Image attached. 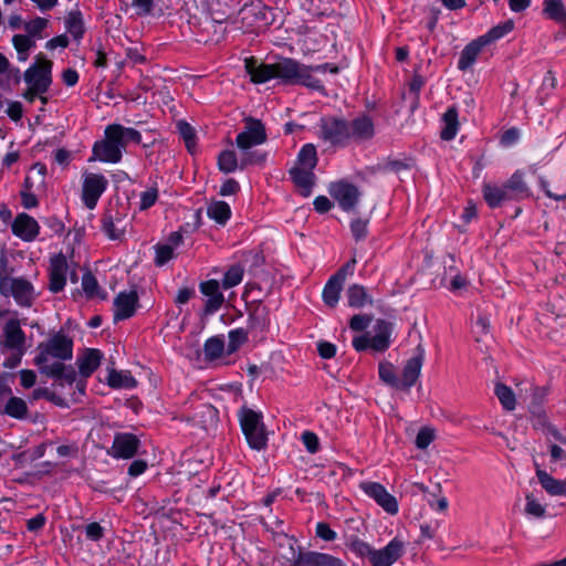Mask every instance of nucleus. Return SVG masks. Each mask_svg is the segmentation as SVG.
I'll list each match as a JSON object with an SVG mask.
<instances>
[{
  "instance_id": "4c0bfd02",
  "label": "nucleus",
  "mask_w": 566,
  "mask_h": 566,
  "mask_svg": "<svg viewBox=\"0 0 566 566\" xmlns=\"http://www.w3.org/2000/svg\"><path fill=\"white\" fill-rule=\"evenodd\" d=\"M317 164V154L316 148L313 144L304 145L298 155L296 167H302L306 169H314Z\"/></svg>"
},
{
  "instance_id": "a211bd4d",
  "label": "nucleus",
  "mask_w": 566,
  "mask_h": 566,
  "mask_svg": "<svg viewBox=\"0 0 566 566\" xmlns=\"http://www.w3.org/2000/svg\"><path fill=\"white\" fill-rule=\"evenodd\" d=\"M102 358L103 354L95 348H87L78 354L76 365L81 377H77V380L85 382L84 379L90 377L101 365ZM86 384H84V386Z\"/></svg>"
},
{
  "instance_id": "4468645a",
  "label": "nucleus",
  "mask_w": 566,
  "mask_h": 566,
  "mask_svg": "<svg viewBox=\"0 0 566 566\" xmlns=\"http://www.w3.org/2000/svg\"><path fill=\"white\" fill-rule=\"evenodd\" d=\"M329 195L336 200L343 210H350L358 201V189L345 181L334 182L329 186Z\"/></svg>"
},
{
  "instance_id": "a878e982",
  "label": "nucleus",
  "mask_w": 566,
  "mask_h": 566,
  "mask_svg": "<svg viewBox=\"0 0 566 566\" xmlns=\"http://www.w3.org/2000/svg\"><path fill=\"white\" fill-rule=\"evenodd\" d=\"M349 126V142L350 140H365L374 136L375 127L368 116H360L348 123Z\"/></svg>"
},
{
  "instance_id": "5701e85b",
  "label": "nucleus",
  "mask_w": 566,
  "mask_h": 566,
  "mask_svg": "<svg viewBox=\"0 0 566 566\" xmlns=\"http://www.w3.org/2000/svg\"><path fill=\"white\" fill-rule=\"evenodd\" d=\"M345 282L344 270H339L336 274L331 276L326 282L322 297L327 306L335 307L339 301L343 284Z\"/></svg>"
},
{
  "instance_id": "b1692460",
  "label": "nucleus",
  "mask_w": 566,
  "mask_h": 566,
  "mask_svg": "<svg viewBox=\"0 0 566 566\" xmlns=\"http://www.w3.org/2000/svg\"><path fill=\"white\" fill-rule=\"evenodd\" d=\"M182 235L179 232H172L166 242L158 243L155 248V262L157 265H164L175 256V251L181 245Z\"/></svg>"
},
{
  "instance_id": "13d9d810",
  "label": "nucleus",
  "mask_w": 566,
  "mask_h": 566,
  "mask_svg": "<svg viewBox=\"0 0 566 566\" xmlns=\"http://www.w3.org/2000/svg\"><path fill=\"white\" fill-rule=\"evenodd\" d=\"M316 536L323 541L332 542L336 539L337 534L327 523L319 522L316 524Z\"/></svg>"
},
{
  "instance_id": "f03ea898",
  "label": "nucleus",
  "mask_w": 566,
  "mask_h": 566,
  "mask_svg": "<svg viewBox=\"0 0 566 566\" xmlns=\"http://www.w3.org/2000/svg\"><path fill=\"white\" fill-rule=\"evenodd\" d=\"M140 142L142 135L135 128L111 124L106 126L103 139L93 145L90 161L119 163L126 145L128 143L139 144Z\"/></svg>"
},
{
  "instance_id": "aec40b11",
  "label": "nucleus",
  "mask_w": 566,
  "mask_h": 566,
  "mask_svg": "<svg viewBox=\"0 0 566 566\" xmlns=\"http://www.w3.org/2000/svg\"><path fill=\"white\" fill-rule=\"evenodd\" d=\"M137 302L136 291L120 292L114 300V318L118 321L134 315Z\"/></svg>"
},
{
  "instance_id": "423d86ee",
  "label": "nucleus",
  "mask_w": 566,
  "mask_h": 566,
  "mask_svg": "<svg viewBox=\"0 0 566 566\" xmlns=\"http://www.w3.org/2000/svg\"><path fill=\"white\" fill-rule=\"evenodd\" d=\"M390 325L385 321H378L370 333L354 337L353 346L357 352L367 348L384 352L390 345Z\"/></svg>"
},
{
  "instance_id": "a19ab883",
  "label": "nucleus",
  "mask_w": 566,
  "mask_h": 566,
  "mask_svg": "<svg viewBox=\"0 0 566 566\" xmlns=\"http://www.w3.org/2000/svg\"><path fill=\"white\" fill-rule=\"evenodd\" d=\"M514 29V22L512 20H507L501 24H497L490 29L485 34L481 35L484 43L488 45L507 33H510Z\"/></svg>"
},
{
  "instance_id": "ddd939ff",
  "label": "nucleus",
  "mask_w": 566,
  "mask_h": 566,
  "mask_svg": "<svg viewBox=\"0 0 566 566\" xmlns=\"http://www.w3.org/2000/svg\"><path fill=\"white\" fill-rule=\"evenodd\" d=\"M12 233L24 242L34 241L40 233L38 221L28 213H18L11 224Z\"/></svg>"
},
{
  "instance_id": "37998d69",
  "label": "nucleus",
  "mask_w": 566,
  "mask_h": 566,
  "mask_svg": "<svg viewBox=\"0 0 566 566\" xmlns=\"http://www.w3.org/2000/svg\"><path fill=\"white\" fill-rule=\"evenodd\" d=\"M507 192L513 197L525 196L527 193V187L523 179V174L516 171L505 184Z\"/></svg>"
},
{
  "instance_id": "49530a36",
  "label": "nucleus",
  "mask_w": 566,
  "mask_h": 566,
  "mask_svg": "<svg viewBox=\"0 0 566 566\" xmlns=\"http://www.w3.org/2000/svg\"><path fill=\"white\" fill-rule=\"evenodd\" d=\"M244 270L241 265L234 264L230 266L227 272L224 273L223 280H222V286L223 289H231L233 286H237L241 283L243 279Z\"/></svg>"
},
{
  "instance_id": "393cba45",
  "label": "nucleus",
  "mask_w": 566,
  "mask_h": 566,
  "mask_svg": "<svg viewBox=\"0 0 566 566\" xmlns=\"http://www.w3.org/2000/svg\"><path fill=\"white\" fill-rule=\"evenodd\" d=\"M3 345L11 349H20L24 344V333L17 318H10L3 327Z\"/></svg>"
},
{
  "instance_id": "bf43d9fd",
  "label": "nucleus",
  "mask_w": 566,
  "mask_h": 566,
  "mask_svg": "<svg viewBox=\"0 0 566 566\" xmlns=\"http://www.w3.org/2000/svg\"><path fill=\"white\" fill-rule=\"evenodd\" d=\"M102 228L105 234L112 240L119 239L123 234V231L116 228L111 217H104Z\"/></svg>"
},
{
  "instance_id": "4be33fe9",
  "label": "nucleus",
  "mask_w": 566,
  "mask_h": 566,
  "mask_svg": "<svg viewBox=\"0 0 566 566\" xmlns=\"http://www.w3.org/2000/svg\"><path fill=\"white\" fill-rule=\"evenodd\" d=\"M245 71L251 77V81L255 84L266 83L270 80L275 78L274 63L265 64L258 63L253 57H248L244 61Z\"/></svg>"
},
{
  "instance_id": "c756f323",
  "label": "nucleus",
  "mask_w": 566,
  "mask_h": 566,
  "mask_svg": "<svg viewBox=\"0 0 566 566\" xmlns=\"http://www.w3.org/2000/svg\"><path fill=\"white\" fill-rule=\"evenodd\" d=\"M106 382L109 387L115 389H132L137 386L136 379L130 371L108 369Z\"/></svg>"
},
{
  "instance_id": "473e14b6",
  "label": "nucleus",
  "mask_w": 566,
  "mask_h": 566,
  "mask_svg": "<svg viewBox=\"0 0 566 566\" xmlns=\"http://www.w3.org/2000/svg\"><path fill=\"white\" fill-rule=\"evenodd\" d=\"M203 353L207 360L213 361L227 355V346L224 339L220 336L210 337L206 340Z\"/></svg>"
},
{
  "instance_id": "2eb2a0df",
  "label": "nucleus",
  "mask_w": 566,
  "mask_h": 566,
  "mask_svg": "<svg viewBox=\"0 0 566 566\" xmlns=\"http://www.w3.org/2000/svg\"><path fill=\"white\" fill-rule=\"evenodd\" d=\"M403 549V543L394 538L384 548L374 549L369 560L373 566H391L402 555Z\"/></svg>"
},
{
  "instance_id": "338daca9",
  "label": "nucleus",
  "mask_w": 566,
  "mask_h": 566,
  "mask_svg": "<svg viewBox=\"0 0 566 566\" xmlns=\"http://www.w3.org/2000/svg\"><path fill=\"white\" fill-rule=\"evenodd\" d=\"M86 537L91 541H98L103 537V527L98 523H90L85 527Z\"/></svg>"
},
{
  "instance_id": "69168bd1",
  "label": "nucleus",
  "mask_w": 566,
  "mask_h": 566,
  "mask_svg": "<svg viewBox=\"0 0 566 566\" xmlns=\"http://www.w3.org/2000/svg\"><path fill=\"white\" fill-rule=\"evenodd\" d=\"M153 0H132V6L137 14L146 15L153 9Z\"/></svg>"
},
{
  "instance_id": "f257e3e1",
  "label": "nucleus",
  "mask_w": 566,
  "mask_h": 566,
  "mask_svg": "<svg viewBox=\"0 0 566 566\" xmlns=\"http://www.w3.org/2000/svg\"><path fill=\"white\" fill-rule=\"evenodd\" d=\"M39 354L34 363L40 371L46 376L57 378L62 386H75L80 395L84 394V382L77 380V375L72 367H66L63 360L72 358L73 340L63 331L51 336L38 347Z\"/></svg>"
},
{
  "instance_id": "6e6d98bb",
  "label": "nucleus",
  "mask_w": 566,
  "mask_h": 566,
  "mask_svg": "<svg viewBox=\"0 0 566 566\" xmlns=\"http://www.w3.org/2000/svg\"><path fill=\"white\" fill-rule=\"evenodd\" d=\"M158 199V189L149 187L140 193L139 209L146 210L155 205Z\"/></svg>"
},
{
  "instance_id": "39448f33",
  "label": "nucleus",
  "mask_w": 566,
  "mask_h": 566,
  "mask_svg": "<svg viewBox=\"0 0 566 566\" xmlns=\"http://www.w3.org/2000/svg\"><path fill=\"white\" fill-rule=\"evenodd\" d=\"M239 418L249 446L255 450H262L265 448L268 437L265 433L262 413L251 409H242Z\"/></svg>"
},
{
  "instance_id": "1a4fd4ad",
  "label": "nucleus",
  "mask_w": 566,
  "mask_h": 566,
  "mask_svg": "<svg viewBox=\"0 0 566 566\" xmlns=\"http://www.w3.org/2000/svg\"><path fill=\"white\" fill-rule=\"evenodd\" d=\"M348 123L342 118L324 117L318 125V137L333 146H344L349 142Z\"/></svg>"
},
{
  "instance_id": "f704fd0d",
  "label": "nucleus",
  "mask_w": 566,
  "mask_h": 566,
  "mask_svg": "<svg viewBox=\"0 0 566 566\" xmlns=\"http://www.w3.org/2000/svg\"><path fill=\"white\" fill-rule=\"evenodd\" d=\"M346 297L350 307L360 308L371 303V297L367 294L365 287L358 284L348 287Z\"/></svg>"
},
{
  "instance_id": "09e8293b",
  "label": "nucleus",
  "mask_w": 566,
  "mask_h": 566,
  "mask_svg": "<svg viewBox=\"0 0 566 566\" xmlns=\"http://www.w3.org/2000/svg\"><path fill=\"white\" fill-rule=\"evenodd\" d=\"M525 501V513L528 516L535 518H542L545 516L546 507L538 499L534 496V494H527Z\"/></svg>"
},
{
  "instance_id": "58836bf2",
  "label": "nucleus",
  "mask_w": 566,
  "mask_h": 566,
  "mask_svg": "<svg viewBox=\"0 0 566 566\" xmlns=\"http://www.w3.org/2000/svg\"><path fill=\"white\" fill-rule=\"evenodd\" d=\"M555 441L549 442V454L553 462L566 459V451L562 446H566V436L558 433L555 429L549 430Z\"/></svg>"
},
{
  "instance_id": "c03bdc74",
  "label": "nucleus",
  "mask_w": 566,
  "mask_h": 566,
  "mask_svg": "<svg viewBox=\"0 0 566 566\" xmlns=\"http://www.w3.org/2000/svg\"><path fill=\"white\" fill-rule=\"evenodd\" d=\"M178 132L184 139L189 153L193 154L197 148L196 132L188 123L180 120L177 123Z\"/></svg>"
},
{
  "instance_id": "cd10ccee",
  "label": "nucleus",
  "mask_w": 566,
  "mask_h": 566,
  "mask_svg": "<svg viewBox=\"0 0 566 566\" xmlns=\"http://www.w3.org/2000/svg\"><path fill=\"white\" fill-rule=\"evenodd\" d=\"M542 488L552 496H566V480H558L542 469L536 470Z\"/></svg>"
},
{
  "instance_id": "8fccbe9b",
  "label": "nucleus",
  "mask_w": 566,
  "mask_h": 566,
  "mask_svg": "<svg viewBox=\"0 0 566 566\" xmlns=\"http://www.w3.org/2000/svg\"><path fill=\"white\" fill-rule=\"evenodd\" d=\"M228 336L229 342L227 345V355H231L237 352L248 339V334L243 328L231 329Z\"/></svg>"
},
{
  "instance_id": "e2e57ef3",
  "label": "nucleus",
  "mask_w": 566,
  "mask_h": 566,
  "mask_svg": "<svg viewBox=\"0 0 566 566\" xmlns=\"http://www.w3.org/2000/svg\"><path fill=\"white\" fill-rule=\"evenodd\" d=\"M350 230L353 235L359 240L366 235L367 232V221L363 219H355L350 223Z\"/></svg>"
},
{
  "instance_id": "3c124183",
  "label": "nucleus",
  "mask_w": 566,
  "mask_h": 566,
  "mask_svg": "<svg viewBox=\"0 0 566 566\" xmlns=\"http://www.w3.org/2000/svg\"><path fill=\"white\" fill-rule=\"evenodd\" d=\"M379 378L387 385L399 389V379L396 377L395 367L389 361L379 364Z\"/></svg>"
},
{
  "instance_id": "72a5a7b5",
  "label": "nucleus",
  "mask_w": 566,
  "mask_h": 566,
  "mask_svg": "<svg viewBox=\"0 0 566 566\" xmlns=\"http://www.w3.org/2000/svg\"><path fill=\"white\" fill-rule=\"evenodd\" d=\"M207 214L218 224H226L231 217L230 206L221 200H213L207 207Z\"/></svg>"
},
{
  "instance_id": "052dcab7",
  "label": "nucleus",
  "mask_w": 566,
  "mask_h": 566,
  "mask_svg": "<svg viewBox=\"0 0 566 566\" xmlns=\"http://www.w3.org/2000/svg\"><path fill=\"white\" fill-rule=\"evenodd\" d=\"M82 287L86 295L94 296L96 295L98 284L91 273H85L82 277Z\"/></svg>"
},
{
  "instance_id": "2f4dec72",
  "label": "nucleus",
  "mask_w": 566,
  "mask_h": 566,
  "mask_svg": "<svg viewBox=\"0 0 566 566\" xmlns=\"http://www.w3.org/2000/svg\"><path fill=\"white\" fill-rule=\"evenodd\" d=\"M458 130V112L454 107H450L443 114L440 136L443 140H451L457 136Z\"/></svg>"
},
{
  "instance_id": "6ab92c4d",
  "label": "nucleus",
  "mask_w": 566,
  "mask_h": 566,
  "mask_svg": "<svg viewBox=\"0 0 566 566\" xmlns=\"http://www.w3.org/2000/svg\"><path fill=\"white\" fill-rule=\"evenodd\" d=\"M200 292L207 298L205 311L212 314L217 312L224 302V296L220 291V284L217 280H208L199 286Z\"/></svg>"
},
{
  "instance_id": "bb28decb",
  "label": "nucleus",
  "mask_w": 566,
  "mask_h": 566,
  "mask_svg": "<svg viewBox=\"0 0 566 566\" xmlns=\"http://www.w3.org/2000/svg\"><path fill=\"white\" fill-rule=\"evenodd\" d=\"M485 45L486 44L481 36L467 44L461 51L460 59L458 61L459 70L465 71L470 69L475 63L479 54Z\"/></svg>"
},
{
  "instance_id": "603ef678",
  "label": "nucleus",
  "mask_w": 566,
  "mask_h": 566,
  "mask_svg": "<svg viewBox=\"0 0 566 566\" xmlns=\"http://www.w3.org/2000/svg\"><path fill=\"white\" fill-rule=\"evenodd\" d=\"M347 546L355 555L359 557L367 556L368 558H370L371 553L374 551L368 543L364 542L363 539L356 536H353L348 539Z\"/></svg>"
},
{
  "instance_id": "79ce46f5",
  "label": "nucleus",
  "mask_w": 566,
  "mask_h": 566,
  "mask_svg": "<svg viewBox=\"0 0 566 566\" xmlns=\"http://www.w3.org/2000/svg\"><path fill=\"white\" fill-rule=\"evenodd\" d=\"M65 27L70 34L75 39L82 38L84 33V24L80 11H71L65 19Z\"/></svg>"
},
{
  "instance_id": "c85d7f7f",
  "label": "nucleus",
  "mask_w": 566,
  "mask_h": 566,
  "mask_svg": "<svg viewBox=\"0 0 566 566\" xmlns=\"http://www.w3.org/2000/svg\"><path fill=\"white\" fill-rule=\"evenodd\" d=\"M290 174L301 195L304 197L310 196L314 185L313 169L295 166L291 169Z\"/></svg>"
},
{
  "instance_id": "de8ad7c7",
  "label": "nucleus",
  "mask_w": 566,
  "mask_h": 566,
  "mask_svg": "<svg viewBox=\"0 0 566 566\" xmlns=\"http://www.w3.org/2000/svg\"><path fill=\"white\" fill-rule=\"evenodd\" d=\"M219 169L226 174L233 172L239 164L233 150H223L218 157Z\"/></svg>"
},
{
  "instance_id": "f8f14e48",
  "label": "nucleus",
  "mask_w": 566,
  "mask_h": 566,
  "mask_svg": "<svg viewBox=\"0 0 566 566\" xmlns=\"http://www.w3.org/2000/svg\"><path fill=\"white\" fill-rule=\"evenodd\" d=\"M265 140L264 126L260 120L253 118L247 119L244 129L235 138L237 146L243 151L261 145Z\"/></svg>"
},
{
  "instance_id": "680f3d73",
  "label": "nucleus",
  "mask_w": 566,
  "mask_h": 566,
  "mask_svg": "<svg viewBox=\"0 0 566 566\" xmlns=\"http://www.w3.org/2000/svg\"><path fill=\"white\" fill-rule=\"evenodd\" d=\"M520 136H521V134L517 128H510L502 134L501 144L504 147H511L518 142Z\"/></svg>"
},
{
  "instance_id": "0eeeda50",
  "label": "nucleus",
  "mask_w": 566,
  "mask_h": 566,
  "mask_svg": "<svg viewBox=\"0 0 566 566\" xmlns=\"http://www.w3.org/2000/svg\"><path fill=\"white\" fill-rule=\"evenodd\" d=\"M108 187V180L103 174L84 171L81 177V200L93 210Z\"/></svg>"
},
{
  "instance_id": "9b49d317",
  "label": "nucleus",
  "mask_w": 566,
  "mask_h": 566,
  "mask_svg": "<svg viewBox=\"0 0 566 566\" xmlns=\"http://www.w3.org/2000/svg\"><path fill=\"white\" fill-rule=\"evenodd\" d=\"M360 490L373 499L385 512L395 515L399 511L397 499L391 495L384 485L378 482L365 481L359 485Z\"/></svg>"
},
{
  "instance_id": "0e129e2a",
  "label": "nucleus",
  "mask_w": 566,
  "mask_h": 566,
  "mask_svg": "<svg viewBox=\"0 0 566 566\" xmlns=\"http://www.w3.org/2000/svg\"><path fill=\"white\" fill-rule=\"evenodd\" d=\"M370 323V317L368 315H355L352 317L349 326L353 331L360 332L365 329Z\"/></svg>"
},
{
  "instance_id": "6e6552de",
  "label": "nucleus",
  "mask_w": 566,
  "mask_h": 566,
  "mask_svg": "<svg viewBox=\"0 0 566 566\" xmlns=\"http://www.w3.org/2000/svg\"><path fill=\"white\" fill-rule=\"evenodd\" d=\"M24 81L33 86V91L46 93L52 83V62L38 54L34 63L24 72Z\"/></svg>"
},
{
  "instance_id": "a18cd8bd",
  "label": "nucleus",
  "mask_w": 566,
  "mask_h": 566,
  "mask_svg": "<svg viewBox=\"0 0 566 566\" xmlns=\"http://www.w3.org/2000/svg\"><path fill=\"white\" fill-rule=\"evenodd\" d=\"M495 395L506 410H514L516 406L515 395L510 387L503 384L495 386Z\"/></svg>"
},
{
  "instance_id": "ea45409f",
  "label": "nucleus",
  "mask_w": 566,
  "mask_h": 566,
  "mask_svg": "<svg viewBox=\"0 0 566 566\" xmlns=\"http://www.w3.org/2000/svg\"><path fill=\"white\" fill-rule=\"evenodd\" d=\"M27 412V402L19 397H10L3 407V413L17 419L24 418Z\"/></svg>"
},
{
  "instance_id": "20e7f679",
  "label": "nucleus",
  "mask_w": 566,
  "mask_h": 566,
  "mask_svg": "<svg viewBox=\"0 0 566 566\" xmlns=\"http://www.w3.org/2000/svg\"><path fill=\"white\" fill-rule=\"evenodd\" d=\"M289 554H283L289 566H347L344 560L326 553L302 552L293 538H287Z\"/></svg>"
},
{
  "instance_id": "4d7b16f0",
  "label": "nucleus",
  "mask_w": 566,
  "mask_h": 566,
  "mask_svg": "<svg viewBox=\"0 0 566 566\" xmlns=\"http://www.w3.org/2000/svg\"><path fill=\"white\" fill-rule=\"evenodd\" d=\"M302 442L305 446L306 450L310 453H315L318 451L319 441L317 436L312 431H304L301 436Z\"/></svg>"
},
{
  "instance_id": "e433bc0d",
  "label": "nucleus",
  "mask_w": 566,
  "mask_h": 566,
  "mask_svg": "<svg viewBox=\"0 0 566 566\" xmlns=\"http://www.w3.org/2000/svg\"><path fill=\"white\" fill-rule=\"evenodd\" d=\"M12 45L17 51L18 60L25 62L29 57V52L35 46V41L25 34H15L12 38Z\"/></svg>"
},
{
  "instance_id": "774afa93",
  "label": "nucleus",
  "mask_w": 566,
  "mask_h": 566,
  "mask_svg": "<svg viewBox=\"0 0 566 566\" xmlns=\"http://www.w3.org/2000/svg\"><path fill=\"white\" fill-rule=\"evenodd\" d=\"M20 384L24 388H31L36 381V375L33 370L22 369L19 373Z\"/></svg>"
},
{
  "instance_id": "dca6fc26",
  "label": "nucleus",
  "mask_w": 566,
  "mask_h": 566,
  "mask_svg": "<svg viewBox=\"0 0 566 566\" xmlns=\"http://www.w3.org/2000/svg\"><path fill=\"white\" fill-rule=\"evenodd\" d=\"M138 439L132 433L116 434L109 454L116 459H130L138 448Z\"/></svg>"
},
{
  "instance_id": "7ed1b4c3",
  "label": "nucleus",
  "mask_w": 566,
  "mask_h": 566,
  "mask_svg": "<svg viewBox=\"0 0 566 566\" xmlns=\"http://www.w3.org/2000/svg\"><path fill=\"white\" fill-rule=\"evenodd\" d=\"M275 78L284 84L303 85L312 90L322 91L323 85L315 76L318 73H337L338 67L328 63L315 66L305 65L293 59H283L274 63Z\"/></svg>"
},
{
  "instance_id": "9d476101",
  "label": "nucleus",
  "mask_w": 566,
  "mask_h": 566,
  "mask_svg": "<svg viewBox=\"0 0 566 566\" xmlns=\"http://www.w3.org/2000/svg\"><path fill=\"white\" fill-rule=\"evenodd\" d=\"M0 292L3 295H11L21 306H31L36 297L33 285L22 277L0 279Z\"/></svg>"
},
{
  "instance_id": "7c9ffc66",
  "label": "nucleus",
  "mask_w": 566,
  "mask_h": 566,
  "mask_svg": "<svg viewBox=\"0 0 566 566\" xmlns=\"http://www.w3.org/2000/svg\"><path fill=\"white\" fill-rule=\"evenodd\" d=\"M482 192L484 200L491 208H496L505 200L512 199V196L507 192L505 186L497 187L491 184H484Z\"/></svg>"
},
{
  "instance_id": "c9c22d12",
  "label": "nucleus",
  "mask_w": 566,
  "mask_h": 566,
  "mask_svg": "<svg viewBox=\"0 0 566 566\" xmlns=\"http://www.w3.org/2000/svg\"><path fill=\"white\" fill-rule=\"evenodd\" d=\"M544 14L557 23H566V10L562 0H544Z\"/></svg>"
},
{
  "instance_id": "5fc2aeb1",
  "label": "nucleus",
  "mask_w": 566,
  "mask_h": 566,
  "mask_svg": "<svg viewBox=\"0 0 566 566\" xmlns=\"http://www.w3.org/2000/svg\"><path fill=\"white\" fill-rule=\"evenodd\" d=\"M48 27V20L44 18L36 17L24 24L25 31L32 39L41 34V32Z\"/></svg>"
},
{
  "instance_id": "864d4df0",
  "label": "nucleus",
  "mask_w": 566,
  "mask_h": 566,
  "mask_svg": "<svg viewBox=\"0 0 566 566\" xmlns=\"http://www.w3.org/2000/svg\"><path fill=\"white\" fill-rule=\"evenodd\" d=\"M436 439V431L430 427H422L416 437L415 443L418 449L424 450Z\"/></svg>"
},
{
  "instance_id": "412c9836",
  "label": "nucleus",
  "mask_w": 566,
  "mask_h": 566,
  "mask_svg": "<svg viewBox=\"0 0 566 566\" xmlns=\"http://www.w3.org/2000/svg\"><path fill=\"white\" fill-rule=\"evenodd\" d=\"M423 361V353L420 352L416 356L409 358L403 366L399 379V389H409L415 385L420 376Z\"/></svg>"
},
{
  "instance_id": "f3484780",
  "label": "nucleus",
  "mask_w": 566,
  "mask_h": 566,
  "mask_svg": "<svg viewBox=\"0 0 566 566\" xmlns=\"http://www.w3.org/2000/svg\"><path fill=\"white\" fill-rule=\"evenodd\" d=\"M67 271L69 265L64 255L57 254L51 259L49 282L50 291L57 293L63 290L66 283Z\"/></svg>"
}]
</instances>
